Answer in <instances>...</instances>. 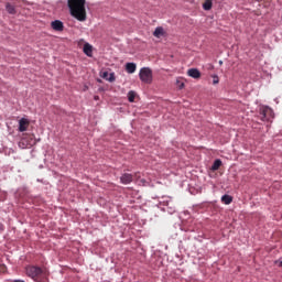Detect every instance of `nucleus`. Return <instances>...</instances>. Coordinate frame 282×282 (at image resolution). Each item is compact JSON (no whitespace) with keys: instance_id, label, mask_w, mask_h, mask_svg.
I'll use <instances>...</instances> for the list:
<instances>
[{"instance_id":"nucleus-1","label":"nucleus","mask_w":282,"mask_h":282,"mask_svg":"<svg viewBox=\"0 0 282 282\" xmlns=\"http://www.w3.org/2000/svg\"><path fill=\"white\" fill-rule=\"evenodd\" d=\"M87 3L86 0H68L67 6L74 19L77 21H87V9L85 4Z\"/></svg>"},{"instance_id":"nucleus-2","label":"nucleus","mask_w":282,"mask_h":282,"mask_svg":"<svg viewBox=\"0 0 282 282\" xmlns=\"http://www.w3.org/2000/svg\"><path fill=\"white\" fill-rule=\"evenodd\" d=\"M25 272L26 276H30V279H33V281H40V279L45 276V270L40 267L29 265L25 268Z\"/></svg>"},{"instance_id":"nucleus-3","label":"nucleus","mask_w":282,"mask_h":282,"mask_svg":"<svg viewBox=\"0 0 282 282\" xmlns=\"http://www.w3.org/2000/svg\"><path fill=\"white\" fill-rule=\"evenodd\" d=\"M139 78L142 80V83H147L148 85H151L153 83V70L149 67H143L140 69Z\"/></svg>"},{"instance_id":"nucleus-4","label":"nucleus","mask_w":282,"mask_h":282,"mask_svg":"<svg viewBox=\"0 0 282 282\" xmlns=\"http://www.w3.org/2000/svg\"><path fill=\"white\" fill-rule=\"evenodd\" d=\"M260 116L263 122H270V120L274 118V111L270 107L265 106L260 109Z\"/></svg>"},{"instance_id":"nucleus-5","label":"nucleus","mask_w":282,"mask_h":282,"mask_svg":"<svg viewBox=\"0 0 282 282\" xmlns=\"http://www.w3.org/2000/svg\"><path fill=\"white\" fill-rule=\"evenodd\" d=\"M28 127H30V120L26 118H22L19 120V131L20 133H23L24 131H28Z\"/></svg>"},{"instance_id":"nucleus-6","label":"nucleus","mask_w":282,"mask_h":282,"mask_svg":"<svg viewBox=\"0 0 282 282\" xmlns=\"http://www.w3.org/2000/svg\"><path fill=\"white\" fill-rule=\"evenodd\" d=\"M51 28L55 30V32H63L65 30V25L63 24L62 21L55 20L51 23Z\"/></svg>"},{"instance_id":"nucleus-7","label":"nucleus","mask_w":282,"mask_h":282,"mask_svg":"<svg viewBox=\"0 0 282 282\" xmlns=\"http://www.w3.org/2000/svg\"><path fill=\"white\" fill-rule=\"evenodd\" d=\"M187 76H189L191 78L197 79V78H202V73L197 68H189L187 70Z\"/></svg>"},{"instance_id":"nucleus-8","label":"nucleus","mask_w":282,"mask_h":282,"mask_svg":"<svg viewBox=\"0 0 282 282\" xmlns=\"http://www.w3.org/2000/svg\"><path fill=\"white\" fill-rule=\"evenodd\" d=\"M101 78L108 80V83H113L116 80V74L109 72H102Z\"/></svg>"},{"instance_id":"nucleus-9","label":"nucleus","mask_w":282,"mask_h":282,"mask_svg":"<svg viewBox=\"0 0 282 282\" xmlns=\"http://www.w3.org/2000/svg\"><path fill=\"white\" fill-rule=\"evenodd\" d=\"M122 184H131L133 182V175L126 173L120 177Z\"/></svg>"},{"instance_id":"nucleus-10","label":"nucleus","mask_w":282,"mask_h":282,"mask_svg":"<svg viewBox=\"0 0 282 282\" xmlns=\"http://www.w3.org/2000/svg\"><path fill=\"white\" fill-rule=\"evenodd\" d=\"M165 34L166 32H164V28L162 26L156 28L153 32V36H155V39H162Z\"/></svg>"},{"instance_id":"nucleus-11","label":"nucleus","mask_w":282,"mask_h":282,"mask_svg":"<svg viewBox=\"0 0 282 282\" xmlns=\"http://www.w3.org/2000/svg\"><path fill=\"white\" fill-rule=\"evenodd\" d=\"M84 54H86V56H89V57L93 56V54H94V47L91 46V44L86 43V44L84 45Z\"/></svg>"},{"instance_id":"nucleus-12","label":"nucleus","mask_w":282,"mask_h":282,"mask_svg":"<svg viewBox=\"0 0 282 282\" xmlns=\"http://www.w3.org/2000/svg\"><path fill=\"white\" fill-rule=\"evenodd\" d=\"M6 11L8 12V14H17V7L10 2H7Z\"/></svg>"},{"instance_id":"nucleus-13","label":"nucleus","mask_w":282,"mask_h":282,"mask_svg":"<svg viewBox=\"0 0 282 282\" xmlns=\"http://www.w3.org/2000/svg\"><path fill=\"white\" fill-rule=\"evenodd\" d=\"M137 67L138 66L135 65V63H127L126 64V70L128 72V74H134Z\"/></svg>"},{"instance_id":"nucleus-14","label":"nucleus","mask_w":282,"mask_h":282,"mask_svg":"<svg viewBox=\"0 0 282 282\" xmlns=\"http://www.w3.org/2000/svg\"><path fill=\"white\" fill-rule=\"evenodd\" d=\"M221 203L226 204L227 206L229 204H232V196L225 194L224 196H221Z\"/></svg>"},{"instance_id":"nucleus-15","label":"nucleus","mask_w":282,"mask_h":282,"mask_svg":"<svg viewBox=\"0 0 282 282\" xmlns=\"http://www.w3.org/2000/svg\"><path fill=\"white\" fill-rule=\"evenodd\" d=\"M220 167H221V160L219 159L215 160L212 165V171H219Z\"/></svg>"},{"instance_id":"nucleus-16","label":"nucleus","mask_w":282,"mask_h":282,"mask_svg":"<svg viewBox=\"0 0 282 282\" xmlns=\"http://www.w3.org/2000/svg\"><path fill=\"white\" fill-rule=\"evenodd\" d=\"M128 100H129V102H134V100H135V91L130 90L128 93Z\"/></svg>"},{"instance_id":"nucleus-17","label":"nucleus","mask_w":282,"mask_h":282,"mask_svg":"<svg viewBox=\"0 0 282 282\" xmlns=\"http://www.w3.org/2000/svg\"><path fill=\"white\" fill-rule=\"evenodd\" d=\"M204 10H210L213 8V1L207 0L203 4Z\"/></svg>"},{"instance_id":"nucleus-18","label":"nucleus","mask_w":282,"mask_h":282,"mask_svg":"<svg viewBox=\"0 0 282 282\" xmlns=\"http://www.w3.org/2000/svg\"><path fill=\"white\" fill-rule=\"evenodd\" d=\"M171 204H173V202H166V206L170 208V213H175V206H171Z\"/></svg>"},{"instance_id":"nucleus-19","label":"nucleus","mask_w":282,"mask_h":282,"mask_svg":"<svg viewBox=\"0 0 282 282\" xmlns=\"http://www.w3.org/2000/svg\"><path fill=\"white\" fill-rule=\"evenodd\" d=\"M213 85H219V76L217 75L213 76Z\"/></svg>"},{"instance_id":"nucleus-20","label":"nucleus","mask_w":282,"mask_h":282,"mask_svg":"<svg viewBox=\"0 0 282 282\" xmlns=\"http://www.w3.org/2000/svg\"><path fill=\"white\" fill-rule=\"evenodd\" d=\"M8 268L6 267V264L0 265V272H6Z\"/></svg>"},{"instance_id":"nucleus-21","label":"nucleus","mask_w":282,"mask_h":282,"mask_svg":"<svg viewBox=\"0 0 282 282\" xmlns=\"http://www.w3.org/2000/svg\"><path fill=\"white\" fill-rule=\"evenodd\" d=\"M177 83H178V89H184V87H185L184 83H180V82H177Z\"/></svg>"},{"instance_id":"nucleus-22","label":"nucleus","mask_w":282,"mask_h":282,"mask_svg":"<svg viewBox=\"0 0 282 282\" xmlns=\"http://www.w3.org/2000/svg\"><path fill=\"white\" fill-rule=\"evenodd\" d=\"M279 267L282 268V260L280 261Z\"/></svg>"}]
</instances>
